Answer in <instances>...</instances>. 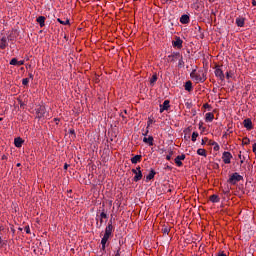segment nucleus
Returning a JSON list of instances; mask_svg holds the SVG:
<instances>
[{
	"label": "nucleus",
	"instance_id": "f257e3e1",
	"mask_svg": "<svg viewBox=\"0 0 256 256\" xmlns=\"http://www.w3.org/2000/svg\"><path fill=\"white\" fill-rule=\"evenodd\" d=\"M190 77L194 79L196 83H205V81H207V75L203 70H199L198 72L196 69L192 70Z\"/></svg>",
	"mask_w": 256,
	"mask_h": 256
},
{
	"label": "nucleus",
	"instance_id": "f03ea898",
	"mask_svg": "<svg viewBox=\"0 0 256 256\" xmlns=\"http://www.w3.org/2000/svg\"><path fill=\"white\" fill-rule=\"evenodd\" d=\"M113 229H115V227L113 226V218H111L105 228V233L103 237L105 239H111V237H113Z\"/></svg>",
	"mask_w": 256,
	"mask_h": 256
},
{
	"label": "nucleus",
	"instance_id": "7ed1b4c3",
	"mask_svg": "<svg viewBox=\"0 0 256 256\" xmlns=\"http://www.w3.org/2000/svg\"><path fill=\"white\" fill-rule=\"evenodd\" d=\"M239 181H243V176L235 172L232 175H230L229 179L227 180V183H229V185H237Z\"/></svg>",
	"mask_w": 256,
	"mask_h": 256
},
{
	"label": "nucleus",
	"instance_id": "20e7f679",
	"mask_svg": "<svg viewBox=\"0 0 256 256\" xmlns=\"http://www.w3.org/2000/svg\"><path fill=\"white\" fill-rule=\"evenodd\" d=\"M214 73H215V76L218 77V79H220V81H225V74L223 73L221 66L216 65Z\"/></svg>",
	"mask_w": 256,
	"mask_h": 256
},
{
	"label": "nucleus",
	"instance_id": "39448f33",
	"mask_svg": "<svg viewBox=\"0 0 256 256\" xmlns=\"http://www.w3.org/2000/svg\"><path fill=\"white\" fill-rule=\"evenodd\" d=\"M231 159H233V155L231 154V152H223L222 154V160L223 163H225V165H229V163H231Z\"/></svg>",
	"mask_w": 256,
	"mask_h": 256
},
{
	"label": "nucleus",
	"instance_id": "423d86ee",
	"mask_svg": "<svg viewBox=\"0 0 256 256\" xmlns=\"http://www.w3.org/2000/svg\"><path fill=\"white\" fill-rule=\"evenodd\" d=\"M45 113H46L45 106H39L36 109V115H37L38 119H43V117H45Z\"/></svg>",
	"mask_w": 256,
	"mask_h": 256
},
{
	"label": "nucleus",
	"instance_id": "0eeeda50",
	"mask_svg": "<svg viewBox=\"0 0 256 256\" xmlns=\"http://www.w3.org/2000/svg\"><path fill=\"white\" fill-rule=\"evenodd\" d=\"M173 47H177V49H182L183 48V40L181 37L176 36L175 41L172 42Z\"/></svg>",
	"mask_w": 256,
	"mask_h": 256
},
{
	"label": "nucleus",
	"instance_id": "6e6552de",
	"mask_svg": "<svg viewBox=\"0 0 256 256\" xmlns=\"http://www.w3.org/2000/svg\"><path fill=\"white\" fill-rule=\"evenodd\" d=\"M243 125L247 131H251L253 129V121H251V118H247L243 121Z\"/></svg>",
	"mask_w": 256,
	"mask_h": 256
},
{
	"label": "nucleus",
	"instance_id": "1a4fd4ad",
	"mask_svg": "<svg viewBox=\"0 0 256 256\" xmlns=\"http://www.w3.org/2000/svg\"><path fill=\"white\" fill-rule=\"evenodd\" d=\"M169 103H171V101L165 100L163 104H160V113H163V111H169V108L171 107Z\"/></svg>",
	"mask_w": 256,
	"mask_h": 256
},
{
	"label": "nucleus",
	"instance_id": "9d476101",
	"mask_svg": "<svg viewBox=\"0 0 256 256\" xmlns=\"http://www.w3.org/2000/svg\"><path fill=\"white\" fill-rule=\"evenodd\" d=\"M189 21H191V18L187 14H183L180 17V23H182V25H187L189 23Z\"/></svg>",
	"mask_w": 256,
	"mask_h": 256
},
{
	"label": "nucleus",
	"instance_id": "9b49d317",
	"mask_svg": "<svg viewBox=\"0 0 256 256\" xmlns=\"http://www.w3.org/2000/svg\"><path fill=\"white\" fill-rule=\"evenodd\" d=\"M23 143H25V141L21 137H17V138L14 139L15 147H18V148L23 147Z\"/></svg>",
	"mask_w": 256,
	"mask_h": 256
},
{
	"label": "nucleus",
	"instance_id": "f8f14e48",
	"mask_svg": "<svg viewBox=\"0 0 256 256\" xmlns=\"http://www.w3.org/2000/svg\"><path fill=\"white\" fill-rule=\"evenodd\" d=\"M215 119V114L213 112L206 113L205 121L206 123H211Z\"/></svg>",
	"mask_w": 256,
	"mask_h": 256
},
{
	"label": "nucleus",
	"instance_id": "ddd939ff",
	"mask_svg": "<svg viewBox=\"0 0 256 256\" xmlns=\"http://www.w3.org/2000/svg\"><path fill=\"white\" fill-rule=\"evenodd\" d=\"M185 91H188L189 93H191V91H193V82H191V80H188L185 85H184Z\"/></svg>",
	"mask_w": 256,
	"mask_h": 256
},
{
	"label": "nucleus",
	"instance_id": "4468645a",
	"mask_svg": "<svg viewBox=\"0 0 256 256\" xmlns=\"http://www.w3.org/2000/svg\"><path fill=\"white\" fill-rule=\"evenodd\" d=\"M153 141H154L153 136H149L148 138L147 137L143 138V143H146L150 147H153Z\"/></svg>",
	"mask_w": 256,
	"mask_h": 256
},
{
	"label": "nucleus",
	"instance_id": "2eb2a0df",
	"mask_svg": "<svg viewBox=\"0 0 256 256\" xmlns=\"http://www.w3.org/2000/svg\"><path fill=\"white\" fill-rule=\"evenodd\" d=\"M179 57H181V53L179 52H173L171 55L168 56V58L171 59L170 61L172 63L175 61V59H179Z\"/></svg>",
	"mask_w": 256,
	"mask_h": 256
},
{
	"label": "nucleus",
	"instance_id": "dca6fc26",
	"mask_svg": "<svg viewBox=\"0 0 256 256\" xmlns=\"http://www.w3.org/2000/svg\"><path fill=\"white\" fill-rule=\"evenodd\" d=\"M141 159H143V156L135 155L131 158V163H133V165H137V163L141 162Z\"/></svg>",
	"mask_w": 256,
	"mask_h": 256
},
{
	"label": "nucleus",
	"instance_id": "f3484780",
	"mask_svg": "<svg viewBox=\"0 0 256 256\" xmlns=\"http://www.w3.org/2000/svg\"><path fill=\"white\" fill-rule=\"evenodd\" d=\"M141 179H143V172L139 171V172H136L134 178H133V181L135 183L141 181Z\"/></svg>",
	"mask_w": 256,
	"mask_h": 256
},
{
	"label": "nucleus",
	"instance_id": "a211bd4d",
	"mask_svg": "<svg viewBox=\"0 0 256 256\" xmlns=\"http://www.w3.org/2000/svg\"><path fill=\"white\" fill-rule=\"evenodd\" d=\"M155 175H157V172L151 169L149 174L146 176V181H151L152 179H155Z\"/></svg>",
	"mask_w": 256,
	"mask_h": 256
},
{
	"label": "nucleus",
	"instance_id": "6ab92c4d",
	"mask_svg": "<svg viewBox=\"0 0 256 256\" xmlns=\"http://www.w3.org/2000/svg\"><path fill=\"white\" fill-rule=\"evenodd\" d=\"M209 200L212 202V203H219V201H221V198H219V195L217 194H213L209 197Z\"/></svg>",
	"mask_w": 256,
	"mask_h": 256
},
{
	"label": "nucleus",
	"instance_id": "aec40b11",
	"mask_svg": "<svg viewBox=\"0 0 256 256\" xmlns=\"http://www.w3.org/2000/svg\"><path fill=\"white\" fill-rule=\"evenodd\" d=\"M7 48V37H2L0 40V49H6Z\"/></svg>",
	"mask_w": 256,
	"mask_h": 256
},
{
	"label": "nucleus",
	"instance_id": "412c9836",
	"mask_svg": "<svg viewBox=\"0 0 256 256\" xmlns=\"http://www.w3.org/2000/svg\"><path fill=\"white\" fill-rule=\"evenodd\" d=\"M45 16H39L36 21L39 23L40 27H45Z\"/></svg>",
	"mask_w": 256,
	"mask_h": 256
},
{
	"label": "nucleus",
	"instance_id": "4be33fe9",
	"mask_svg": "<svg viewBox=\"0 0 256 256\" xmlns=\"http://www.w3.org/2000/svg\"><path fill=\"white\" fill-rule=\"evenodd\" d=\"M236 25L238 27H244L245 26V18H237L236 19Z\"/></svg>",
	"mask_w": 256,
	"mask_h": 256
},
{
	"label": "nucleus",
	"instance_id": "5701e85b",
	"mask_svg": "<svg viewBox=\"0 0 256 256\" xmlns=\"http://www.w3.org/2000/svg\"><path fill=\"white\" fill-rule=\"evenodd\" d=\"M171 232V226L169 225H164L162 228V233L164 235H169V233Z\"/></svg>",
	"mask_w": 256,
	"mask_h": 256
},
{
	"label": "nucleus",
	"instance_id": "b1692460",
	"mask_svg": "<svg viewBox=\"0 0 256 256\" xmlns=\"http://www.w3.org/2000/svg\"><path fill=\"white\" fill-rule=\"evenodd\" d=\"M197 154L201 155L202 157H207V150L203 149V148H199L197 150Z\"/></svg>",
	"mask_w": 256,
	"mask_h": 256
},
{
	"label": "nucleus",
	"instance_id": "393cba45",
	"mask_svg": "<svg viewBox=\"0 0 256 256\" xmlns=\"http://www.w3.org/2000/svg\"><path fill=\"white\" fill-rule=\"evenodd\" d=\"M183 67H185V61H183V55H180V59L178 62V68L183 69Z\"/></svg>",
	"mask_w": 256,
	"mask_h": 256
},
{
	"label": "nucleus",
	"instance_id": "a878e982",
	"mask_svg": "<svg viewBox=\"0 0 256 256\" xmlns=\"http://www.w3.org/2000/svg\"><path fill=\"white\" fill-rule=\"evenodd\" d=\"M58 23H60V25H71V23L69 22V19H66L65 21L61 20V18L57 19Z\"/></svg>",
	"mask_w": 256,
	"mask_h": 256
},
{
	"label": "nucleus",
	"instance_id": "bb28decb",
	"mask_svg": "<svg viewBox=\"0 0 256 256\" xmlns=\"http://www.w3.org/2000/svg\"><path fill=\"white\" fill-rule=\"evenodd\" d=\"M157 74H153L152 78L150 79V85H155L157 83Z\"/></svg>",
	"mask_w": 256,
	"mask_h": 256
},
{
	"label": "nucleus",
	"instance_id": "cd10ccee",
	"mask_svg": "<svg viewBox=\"0 0 256 256\" xmlns=\"http://www.w3.org/2000/svg\"><path fill=\"white\" fill-rule=\"evenodd\" d=\"M100 219H109V216L105 212V209H103L102 212L100 213Z\"/></svg>",
	"mask_w": 256,
	"mask_h": 256
},
{
	"label": "nucleus",
	"instance_id": "c85d7f7f",
	"mask_svg": "<svg viewBox=\"0 0 256 256\" xmlns=\"http://www.w3.org/2000/svg\"><path fill=\"white\" fill-rule=\"evenodd\" d=\"M174 163H176L177 167H183V162H181L178 156L174 159Z\"/></svg>",
	"mask_w": 256,
	"mask_h": 256
},
{
	"label": "nucleus",
	"instance_id": "c756f323",
	"mask_svg": "<svg viewBox=\"0 0 256 256\" xmlns=\"http://www.w3.org/2000/svg\"><path fill=\"white\" fill-rule=\"evenodd\" d=\"M96 225H97V229H101V227H103V219L100 218V220L96 219Z\"/></svg>",
	"mask_w": 256,
	"mask_h": 256
},
{
	"label": "nucleus",
	"instance_id": "7c9ffc66",
	"mask_svg": "<svg viewBox=\"0 0 256 256\" xmlns=\"http://www.w3.org/2000/svg\"><path fill=\"white\" fill-rule=\"evenodd\" d=\"M251 143V140L248 137H244L242 140V145H249Z\"/></svg>",
	"mask_w": 256,
	"mask_h": 256
},
{
	"label": "nucleus",
	"instance_id": "2f4dec72",
	"mask_svg": "<svg viewBox=\"0 0 256 256\" xmlns=\"http://www.w3.org/2000/svg\"><path fill=\"white\" fill-rule=\"evenodd\" d=\"M197 137H199V133L198 132H193L192 133V141H193V143H195V141H197Z\"/></svg>",
	"mask_w": 256,
	"mask_h": 256
},
{
	"label": "nucleus",
	"instance_id": "473e14b6",
	"mask_svg": "<svg viewBox=\"0 0 256 256\" xmlns=\"http://www.w3.org/2000/svg\"><path fill=\"white\" fill-rule=\"evenodd\" d=\"M171 157H173V150H169V154L166 156L167 161H171Z\"/></svg>",
	"mask_w": 256,
	"mask_h": 256
},
{
	"label": "nucleus",
	"instance_id": "72a5a7b5",
	"mask_svg": "<svg viewBox=\"0 0 256 256\" xmlns=\"http://www.w3.org/2000/svg\"><path fill=\"white\" fill-rule=\"evenodd\" d=\"M93 81L94 83H100L101 79H99V75L95 74V76L93 77Z\"/></svg>",
	"mask_w": 256,
	"mask_h": 256
},
{
	"label": "nucleus",
	"instance_id": "f704fd0d",
	"mask_svg": "<svg viewBox=\"0 0 256 256\" xmlns=\"http://www.w3.org/2000/svg\"><path fill=\"white\" fill-rule=\"evenodd\" d=\"M10 65H18L17 58H12L11 61H10Z\"/></svg>",
	"mask_w": 256,
	"mask_h": 256
},
{
	"label": "nucleus",
	"instance_id": "c9c22d12",
	"mask_svg": "<svg viewBox=\"0 0 256 256\" xmlns=\"http://www.w3.org/2000/svg\"><path fill=\"white\" fill-rule=\"evenodd\" d=\"M107 241H109V239L103 237V238L101 239V245H107Z\"/></svg>",
	"mask_w": 256,
	"mask_h": 256
},
{
	"label": "nucleus",
	"instance_id": "e433bc0d",
	"mask_svg": "<svg viewBox=\"0 0 256 256\" xmlns=\"http://www.w3.org/2000/svg\"><path fill=\"white\" fill-rule=\"evenodd\" d=\"M22 85H25V86L29 85V78H24L22 80Z\"/></svg>",
	"mask_w": 256,
	"mask_h": 256
},
{
	"label": "nucleus",
	"instance_id": "4c0bfd02",
	"mask_svg": "<svg viewBox=\"0 0 256 256\" xmlns=\"http://www.w3.org/2000/svg\"><path fill=\"white\" fill-rule=\"evenodd\" d=\"M238 157H239V159H241V160H240L241 165H243V163H245V157H242V156H241V152H240V154L238 155Z\"/></svg>",
	"mask_w": 256,
	"mask_h": 256
},
{
	"label": "nucleus",
	"instance_id": "58836bf2",
	"mask_svg": "<svg viewBox=\"0 0 256 256\" xmlns=\"http://www.w3.org/2000/svg\"><path fill=\"white\" fill-rule=\"evenodd\" d=\"M231 193V190L229 188H227L226 190H223V194L229 196V194Z\"/></svg>",
	"mask_w": 256,
	"mask_h": 256
},
{
	"label": "nucleus",
	"instance_id": "ea45409f",
	"mask_svg": "<svg viewBox=\"0 0 256 256\" xmlns=\"http://www.w3.org/2000/svg\"><path fill=\"white\" fill-rule=\"evenodd\" d=\"M177 157L179 158L180 161H185V154L178 155Z\"/></svg>",
	"mask_w": 256,
	"mask_h": 256
},
{
	"label": "nucleus",
	"instance_id": "a19ab883",
	"mask_svg": "<svg viewBox=\"0 0 256 256\" xmlns=\"http://www.w3.org/2000/svg\"><path fill=\"white\" fill-rule=\"evenodd\" d=\"M25 231L28 235L31 234V228H29V226H25Z\"/></svg>",
	"mask_w": 256,
	"mask_h": 256
},
{
	"label": "nucleus",
	"instance_id": "79ce46f5",
	"mask_svg": "<svg viewBox=\"0 0 256 256\" xmlns=\"http://www.w3.org/2000/svg\"><path fill=\"white\" fill-rule=\"evenodd\" d=\"M208 145L215 146V145H217V142H215L213 140H208Z\"/></svg>",
	"mask_w": 256,
	"mask_h": 256
},
{
	"label": "nucleus",
	"instance_id": "37998d69",
	"mask_svg": "<svg viewBox=\"0 0 256 256\" xmlns=\"http://www.w3.org/2000/svg\"><path fill=\"white\" fill-rule=\"evenodd\" d=\"M21 65H25V60H18V64H17V66L18 67H21Z\"/></svg>",
	"mask_w": 256,
	"mask_h": 256
},
{
	"label": "nucleus",
	"instance_id": "c03bdc74",
	"mask_svg": "<svg viewBox=\"0 0 256 256\" xmlns=\"http://www.w3.org/2000/svg\"><path fill=\"white\" fill-rule=\"evenodd\" d=\"M207 141H209V138L202 139L201 145H206Z\"/></svg>",
	"mask_w": 256,
	"mask_h": 256
},
{
	"label": "nucleus",
	"instance_id": "a18cd8bd",
	"mask_svg": "<svg viewBox=\"0 0 256 256\" xmlns=\"http://www.w3.org/2000/svg\"><path fill=\"white\" fill-rule=\"evenodd\" d=\"M153 124V120L151 118H149L148 122H147V127H150Z\"/></svg>",
	"mask_w": 256,
	"mask_h": 256
},
{
	"label": "nucleus",
	"instance_id": "49530a36",
	"mask_svg": "<svg viewBox=\"0 0 256 256\" xmlns=\"http://www.w3.org/2000/svg\"><path fill=\"white\" fill-rule=\"evenodd\" d=\"M199 129H202V131H205V127H203V122H199Z\"/></svg>",
	"mask_w": 256,
	"mask_h": 256
},
{
	"label": "nucleus",
	"instance_id": "de8ad7c7",
	"mask_svg": "<svg viewBox=\"0 0 256 256\" xmlns=\"http://www.w3.org/2000/svg\"><path fill=\"white\" fill-rule=\"evenodd\" d=\"M213 149H214V151H219V149H220L219 144L216 143V144L214 145V148H213Z\"/></svg>",
	"mask_w": 256,
	"mask_h": 256
},
{
	"label": "nucleus",
	"instance_id": "09e8293b",
	"mask_svg": "<svg viewBox=\"0 0 256 256\" xmlns=\"http://www.w3.org/2000/svg\"><path fill=\"white\" fill-rule=\"evenodd\" d=\"M204 109H211V105H209L208 103H205L203 105Z\"/></svg>",
	"mask_w": 256,
	"mask_h": 256
},
{
	"label": "nucleus",
	"instance_id": "8fccbe9b",
	"mask_svg": "<svg viewBox=\"0 0 256 256\" xmlns=\"http://www.w3.org/2000/svg\"><path fill=\"white\" fill-rule=\"evenodd\" d=\"M184 133H191V126H189L188 128H186V129L184 130Z\"/></svg>",
	"mask_w": 256,
	"mask_h": 256
},
{
	"label": "nucleus",
	"instance_id": "3c124183",
	"mask_svg": "<svg viewBox=\"0 0 256 256\" xmlns=\"http://www.w3.org/2000/svg\"><path fill=\"white\" fill-rule=\"evenodd\" d=\"M106 248H107V245H102L101 251H102L103 253H105V252H106Z\"/></svg>",
	"mask_w": 256,
	"mask_h": 256
},
{
	"label": "nucleus",
	"instance_id": "603ef678",
	"mask_svg": "<svg viewBox=\"0 0 256 256\" xmlns=\"http://www.w3.org/2000/svg\"><path fill=\"white\" fill-rule=\"evenodd\" d=\"M226 79H231V72H226Z\"/></svg>",
	"mask_w": 256,
	"mask_h": 256
},
{
	"label": "nucleus",
	"instance_id": "864d4df0",
	"mask_svg": "<svg viewBox=\"0 0 256 256\" xmlns=\"http://www.w3.org/2000/svg\"><path fill=\"white\" fill-rule=\"evenodd\" d=\"M252 151L253 153H256V142L253 144Z\"/></svg>",
	"mask_w": 256,
	"mask_h": 256
},
{
	"label": "nucleus",
	"instance_id": "5fc2aeb1",
	"mask_svg": "<svg viewBox=\"0 0 256 256\" xmlns=\"http://www.w3.org/2000/svg\"><path fill=\"white\" fill-rule=\"evenodd\" d=\"M69 134L75 136V130H74V129H70V130H69Z\"/></svg>",
	"mask_w": 256,
	"mask_h": 256
},
{
	"label": "nucleus",
	"instance_id": "6e6d98bb",
	"mask_svg": "<svg viewBox=\"0 0 256 256\" xmlns=\"http://www.w3.org/2000/svg\"><path fill=\"white\" fill-rule=\"evenodd\" d=\"M67 169H69V164L65 163L64 164V171H67Z\"/></svg>",
	"mask_w": 256,
	"mask_h": 256
},
{
	"label": "nucleus",
	"instance_id": "4d7b16f0",
	"mask_svg": "<svg viewBox=\"0 0 256 256\" xmlns=\"http://www.w3.org/2000/svg\"><path fill=\"white\" fill-rule=\"evenodd\" d=\"M184 139H191V136H190V134H188V136H187V134H185V136H184Z\"/></svg>",
	"mask_w": 256,
	"mask_h": 256
},
{
	"label": "nucleus",
	"instance_id": "13d9d810",
	"mask_svg": "<svg viewBox=\"0 0 256 256\" xmlns=\"http://www.w3.org/2000/svg\"><path fill=\"white\" fill-rule=\"evenodd\" d=\"M200 39H205V34L201 33L200 34Z\"/></svg>",
	"mask_w": 256,
	"mask_h": 256
},
{
	"label": "nucleus",
	"instance_id": "bf43d9fd",
	"mask_svg": "<svg viewBox=\"0 0 256 256\" xmlns=\"http://www.w3.org/2000/svg\"><path fill=\"white\" fill-rule=\"evenodd\" d=\"M28 77H29V79H33V74H32V73H29V74H28Z\"/></svg>",
	"mask_w": 256,
	"mask_h": 256
},
{
	"label": "nucleus",
	"instance_id": "052dcab7",
	"mask_svg": "<svg viewBox=\"0 0 256 256\" xmlns=\"http://www.w3.org/2000/svg\"><path fill=\"white\" fill-rule=\"evenodd\" d=\"M252 5H253V7H256V1L255 0H252Z\"/></svg>",
	"mask_w": 256,
	"mask_h": 256
},
{
	"label": "nucleus",
	"instance_id": "680f3d73",
	"mask_svg": "<svg viewBox=\"0 0 256 256\" xmlns=\"http://www.w3.org/2000/svg\"><path fill=\"white\" fill-rule=\"evenodd\" d=\"M136 171L139 173V171H141V166H138V167L136 168Z\"/></svg>",
	"mask_w": 256,
	"mask_h": 256
},
{
	"label": "nucleus",
	"instance_id": "e2e57ef3",
	"mask_svg": "<svg viewBox=\"0 0 256 256\" xmlns=\"http://www.w3.org/2000/svg\"><path fill=\"white\" fill-rule=\"evenodd\" d=\"M132 173H134V175H136V173H138V172L136 169H132Z\"/></svg>",
	"mask_w": 256,
	"mask_h": 256
},
{
	"label": "nucleus",
	"instance_id": "0e129e2a",
	"mask_svg": "<svg viewBox=\"0 0 256 256\" xmlns=\"http://www.w3.org/2000/svg\"><path fill=\"white\" fill-rule=\"evenodd\" d=\"M5 159H7V157L5 155L2 156V161H5Z\"/></svg>",
	"mask_w": 256,
	"mask_h": 256
},
{
	"label": "nucleus",
	"instance_id": "69168bd1",
	"mask_svg": "<svg viewBox=\"0 0 256 256\" xmlns=\"http://www.w3.org/2000/svg\"><path fill=\"white\" fill-rule=\"evenodd\" d=\"M13 235H15V228H11Z\"/></svg>",
	"mask_w": 256,
	"mask_h": 256
},
{
	"label": "nucleus",
	"instance_id": "338daca9",
	"mask_svg": "<svg viewBox=\"0 0 256 256\" xmlns=\"http://www.w3.org/2000/svg\"><path fill=\"white\" fill-rule=\"evenodd\" d=\"M4 230H5V228L3 226H0V232L4 231Z\"/></svg>",
	"mask_w": 256,
	"mask_h": 256
},
{
	"label": "nucleus",
	"instance_id": "774afa93",
	"mask_svg": "<svg viewBox=\"0 0 256 256\" xmlns=\"http://www.w3.org/2000/svg\"><path fill=\"white\" fill-rule=\"evenodd\" d=\"M147 133H149V130H146V132L143 134L144 137H146Z\"/></svg>",
	"mask_w": 256,
	"mask_h": 256
}]
</instances>
